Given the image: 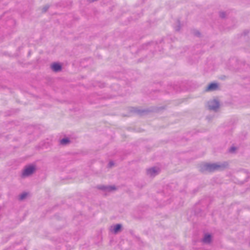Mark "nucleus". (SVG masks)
<instances>
[{
    "label": "nucleus",
    "instance_id": "obj_1",
    "mask_svg": "<svg viewBox=\"0 0 250 250\" xmlns=\"http://www.w3.org/2000/svg\"><path fill=\"white\" fill-rule=\"evenodd\" d=\"M35 170V167L33 166H29L25 167L22 172V176L23 177L28 176L32 174Z\"/></svg>",
    "mask_w": 250,
    "mask_h": 250
},
{
    "label": "nucleus",
    "instance_id": "obj_11",
    "mask_svg": "<svg viewBox=\"0 0 250 250\" xmlns=\"http://www.w3.org/2000/svg\"><path fill=\"white\" fill-rule=\"evenodd\" d=\"M235 150V148L233 147H232L231 148H230V151L231 152H233Z\"/></svg>",
    "mask_w": 250,
    "mask_h": 250
},
{
    "label": "nucleus",
    "instance_id": "obj_6",
    "mask_svg": "<svg viewBox=\"0 0 250 250\" xmlns=\"http://www.w3.org/2000/svg\"><path fill=\"white\" fill-rule=\"evenodd\" d=\"M211 236L209 234H206L205 235L204 239L203 241L205 243H208L211 241Z\"/></svg>",
    "mask_w": 250,
    "mask_h": 250
},
{
    "label": "nucleus",
    "instance_id": "obj_9",
    "mask_svg": "<svg viewBox=\"0 0 250 250\" xmlns=\"http://www.w3.org/2000/svg\"><path fill=\"white\" fill-rule=\"evenodd\" d=\"M27 195V194L26 193H22L20 195V200H23L24 199Z\"/></svg>",
    "mask_w": 250,
    "mask_h": 250
},
{
    "label": "nucleus",
    "instance_id": "obj_7",
    "mask_svg": "<svg viewBox=\"0 0 250 250\" xmlns=\"http://www.w3.org/2000/svg\"><path fill=\"white\" fill-rule=\"evenodd\" d=\"M156 172L157 171L155 170V169L154 168L149 169L148 170V173L151 176L154 175Z\"/></svg>",
    "mask_w": 250,
    "mask_h": 250
},
{
    "label": "nucleus",
    "instance_id": "obj_8",
    "mask_svg": "<svg viewBox=\"0 0 250 250\" xmlns=\"http://www.w3.org/2000/svg\"><path fill=\"white\" fill-rule=\"evenodd\" d=\"M121 228V225L120 224L116 225L114 228V231L115 233H117L119 231Z\"/></svg>",
    "mask_w": 250,
    "mask_h": 250
},
{
    "label": "nucleus",
    "instance_id": "obj_2",
    "mask_svg": "<svg viewBox=\"0 0 250 250\" xmlns=\"http://www.w3.org/2000/svg\"><path fill=\"white\" fill-rule=\"evenodd\" d=\"M209 108L210 109L215 110L219 107V102L215 100H212L209 102L208 104Z\"/></svg>",
    "mask_w": 250,
    "mask_h": 250
},
{
    "label": "nucleus",
    "instance_id": "obj_4",
    "mask_svg": "<svg viewBox=\"0 0 250 250\" xmlns=\"http://www.w3.org/2000/svg\"><path fill=\"white\" fill-rule=\"evenodd\" d=\"M52 69L55 72H58L61 70L62 66L60 63H53L51 66Z\"/></svg>",
    "mask_w": 250,
    "mask_h": 250
},
{
    "label": "nucleus",
    "instance_id": "obj_3",
    "mask_svg": "<svg viewBox=\"0 0 250 250\" xmlns=\"http://www.w3.org/2000/svg\"><path fill=\"white\" fill-rule=\"evenodd\" d=\"M218 88V85L217 83H211L206 89V91H213L216 90Z\"/></svg>",
    "mask_w": 250,
    "mask_h": 250
},
{
    "label": "nucleus",
    "instance_id": "obj_5",
    "mask_svg": "<svg viewBox=\"0 0 250 250\" xmlns=\"http://www.w3.org/2000/svg\"><path fill=\"white\" fill-rule=\"evenodd\" d=\"M219 167V166H217L215 164H211L208 166V168L209 171H212L215 169H217Z\"/></svg>",
    "mask_w": 250,
    "mask_h": 250
},
{
    "label": "nucleus",
    "instance_id": "obj_10",
    "mask_svg": "<svg viewBox=\"0 0 250 250\" xmlns=\"http://www.w3.org/2000/svg\"><path fill=\"white\" fill-rule=\"evenodd\" d=\"M68 140L66 139H63L61 141V143L62 144H66L68 142Z\"/></svg>",
    "mask_w": 250,
    "mask_h": 250
}]
</instances>
